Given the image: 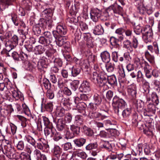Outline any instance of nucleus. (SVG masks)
<instances>
[{
  "label": "nucleus",
  "instance_id": "6e6552de",
  "mask_svg": "<svg viewBox=\"0 0 160 160\" xmlns=\"http://www.w3.org/2000/svg\"><path fill=\"white\" fill-rule=\"evenodd\" d=\"M102 11L97 8H93L91 9L90 14L91 18L92 20H102L101 18Z\"/></svg>",
  "mask_w": 160,
  "mask_h": 160
},
{
  "label": "nucleus",
  "instance_id": "dca6fc26",
  "mask_svg": "<svg viewBox=\"0 0 160 160\" xmlns=\"http://www.w3.org/2000/svg\"><path fill=\"white\" fill-rule=\"evenodd\" d=\"M57 128L59 131L63 130L65 128L66 124L63 118L56 119Z\"/></svg>",
  "mask_w": 160,
  "mask_h": 160
},
{
  "label": "nucleus",
  "instance_id": "423d86ee",
  "mask_svg": "<svg viewBox=\"0 0 160 160\" xmlns=\"http://www.w3.org/2000/svg\"><path fill=\"white\" fill-rule=\"evenodd\" d=\"M82 35L84 41L85 42L86 46L89 48H93L95 43L94 40L92 37L91 34L89 32L84 33Z\"/></svg>",
  "mask_w": 160,
  "mask_h": 160
},
{
  "label": "nucleus",
  "instance_id": "69168bd1",
  "mask_svg": "<svg viewBox=\"0 0 160 160\" xmlns=\"http://www.w3.org/2000/svg\"><path fill=\"white\" fill-rule=\"evenodd\" d=\"M74 136L75 135L72 132H71L70 130H69L68 128L65 134L66 138L67 139H71L73 138Z\"/></svg>",
  "mask_w": 160,
  "mask_h": 160
},
{
  "label": "nucleus",
  "instance_id": "f3484780",
  "mask_svg": "<svg viewBox=\"0 0 160 160\" xmlns=\"http://www.w3.org/2000/svg\"><path fill=\"white\" fill-rule=\"evenodd\" d=\"M112 60L115 62H117L118 61L122 62L124 60L123 56L119 54L117 52L114 51L112 52Z\"/></svg>",
  "mask_w": 160,
  "mask_h": 160
},
{
  "label": "nucleus",
  "instance_id": "bf43d9fd",
  "mask_svg": "<svg viewBox=\"0 0 160 160\" xmlns=\"http://www.w3.org/2000/svg\"><path fill=\"white\" fill-rule=\"evenodd\" d=\"M98 147V144L96 142L90 143L87 145L85 147L87 150H91L97 148Z\"/></svg>",
  "mask_w": 160,
  "mask_h": 160
},
{
  "label": "nucleus",
  "instance_id": "c03bdc74",
  "mask_svg": "<svg viewBox=\"0 0 160 160\" xmlns=\"http://www.w3.org/2000/svg\"><path fill=\"white\" fill-rule=\"evenodd\" d=\"M131 112V108H127L122 111V115L123 118H127L130 116Z\"/></svg>",
  "mask_w": 160,
  "mask_h": 160
},
{
  "label": "nucleus",
  "instance_id": "6ab92c4d",
  "mask_svg": "<svg viewBox=\"0 0 160 160\" xmlns=\"http://www.w3.org/2000/svg\"><path fill=\"white\" fill-rule=\"evenodd\" d=\"M43 35L44 36L48 38L50 43H51L53 44H55L56 40V37H55L53 34H52L50 32L47 31L44 32Z\"/></svg>",
  "mask_w": 160,
  "mask_h": 160
},
{
  "label": "nucleus",
  "instance_id": "49530a36",
  "mask_svg": "<svg viewBox=\"0 0 160 160\" xmlns=\"http://www.w3.org/2000/svg\"><path fill=\"white\" fill-rule=\"evenodd\" d=\"M105 67L107 71L109 72H113L114 69V64L112 63H107L105 64Z\"/></svg>",
  "mask_w": 160,
  "mask_h": 160
},
{
  "label": "nucleus",
  "instance_id": "79ce46f5",
  "mask_svg": "<svg viewBox=\"0 0 160 160\" xmlns=\"http://www.w3.org/2000/svg\"><path fill=\"white\" fill-rule=\"evenodd\" d=\"M12 112L11 110L10 111L7 108H1L0 113L2 116L6 117L10 115Z\"/></svg>",
  "mask_w": 160,
  "mask_h": 160
},
{
  "label": "nucleus",
  "instance_id": "2eb2a0df",
  "mask_svg": "<svg viewBox=\"0 0 160 160\" xmlns=\"http://www.w3.org/2000/svg\"><path fill=\"white\" fill-rule=\"evenodd\" d=\"M87 107V104L83 102L78 103L76 106V108L79 112L82 113L83 115L86 114V109Z\"/></svg>",
  "mask_w": 160,
  "mask_h": 160
},
{
  "label": "nucleus",
  "instance_id": "9d476101",
  "mask_svg": "<svg viewBox=\"0 0 160 160\" xmlns=\"http://www.w3.org/2000/svg\"><path fill=\"white\" fill-rule=\"evenodd\" d=\"M10 91L12 92V96L16 100L20 99L21 101L24 100L23 95L17 88H11Z\"/></svg>",
  "mask_w": 160,
  "mask_h": 160
},
{
  "label": "nucleus",
  "instance_id": "e2e57ef3",
  "mask_svg": "<svg viewBox=\"0 0 160 160\" xmlns=\"http://www.w3.org/2000/svg\"><path fill=\"white\" fill-rule=\"evenodd\" d=\"M103 123L105 126L108 127V129H110L109 128H111L112 125H115V122L112 120H104Z\"/></svg>",
  "mask_w": 160,
  "mask_h": 160
},
{
  "label": "nucleus",
  "instance_id": "6e6d98bb",
  "mask_svg": "<svg viewBox=\"0 0 160 160\" xmlns=\"http://www.w3.org/2000/svg\"><path fill=\"white\" fill-rule=\"evenodd\" d=\"M65 109L62 108L58 109L56 110L55 114L57 117H62L65 115Z\"/></svg>",
  "mask_w": 160,
  "mask_h": 160
},
{
  "label": "nucleus",
  "instance_id": "37998d69",
  "mask_svg": "<svg viewBox=\"0 0 160 160\" xmlns=\"http://www.w3.org/2000/svg\"><path fill=\"white\" fill-rule=\"evenodd\" d=\"M51 137H53V140L55 141H58L62 138V137L61 133L57 132L55 130H54V132Z\"/></svg>",
  "mask_w": 160,
  "mask_h": 160
},
{
  "label": "nucleus",
  "instance_id": "a211bd4d",
  "mask_svg": "<svg viewBox=\"0 0 160 160\" xmlns=\"http://www.w3.org/2000/svg\"><path fill=\"white\" fill-rule=\"evenodd\" d=\"M52 10L50 8L45 9L42 12V15L44 20H50L52 16Z\"/></svg>",
  "mask_w": 160,
  "mask_h": 160
},
{
  "label": "nucleus",
  "instance_id": "3c124183",
  "mask_svg": "<svg viewBox=\"0 0 160 160\" xmlns=\"http://www.w3.org/2000/svg\"><path fill=\"white\" fill-rule=\"evenodd\" d=\"M141 67H143L144 71L151 69V67L148 63L146 61L142 60L140 62Z\"/></svg>",
  "mask_w": 160,
  "mask_h": 160
},
{
  "label": "nucleus",
  "instance_id": "0eeeda50",
  "mask_svg": "<svg viewBox=\"0 0 160 160\" xmlns=\"http://www.w3.org/2000/svg\"><path fill=\"white\" fill-rule=\"evenodd\" d=\"M67 31V30L66 26L59 25L57 27L56 30L52 32V34L55 37L57 38L59 35L62 36L65 35Z\"/></svg>",
  "mask_w": 160,
  "mask_h": 160
},
{
  "label": "nucleus",
  "instance_id": "4d7b16f0",
  "mask_svg": "<svg viewBox=\"0 0 160 160\" xmlns=\"http://www.w3.org/2000/svg\"><path fill=\"white\" fill-rule=\"evenodd\" d=\"M151 101L152 103H155L156 105L158 104L159 101L157 94L155 93H152L151 95Z\"/></svg>",
  "mask_w": 160,
  "mask_h": 160
},
{
  "label": "nucleus",
  "instance_id": "f03ea898",
  "mask_svg": "<svg viewBox=\"0 0 160 160\" xmlns=\"http://www.w3.org/2000/svg\"><path fill=\"white\" fill-rule=\"evenodd\" d=\"M4 151L3 153L10 159H18L19 157L18 153L15 152L14 148H12L10 144L8 143L7 145H5L4 147Z\"/></svg>",
  "mask_w": 160,
  "mask_h": 160
},
{
  "label": "nucleus",
  "instance_id": "4c0bfd02",
  "mask_svg": "<svg viewBox=\"0 0 160 160\" xmlns=\"http://www.w3.org/2000/svg\"><path fill=\"white\" fill-rule=\"evenodd\" d=\"M122 8L117 3L113 4V12L114 13L120 14L122 12Z\"/></svg>",
  "mask_w": 160,
  "mask_h": 160
},
{
  "label": "nucleus",
  "instance_id": "473e14b6",
  "mask_svg": "<svg viewBox=\"0 0 160 160\" xmlns=\"http://www.w3.org/2000/svg\"><path fill=\"white\" fill-rule=\"evenodd\" d=\"M28 30V28H27L26 29H19L18 31V32L20 35H22L21 37L23 38V39H21V42H20L19 43V45L21 46L23 44L24 41L23 39L26 38V35L27 33Z\"/></svg>",
  "mask_w": 160,
  "mask_h": 160
},
{
  "label": "nucleus",
  "instance_id": "e433bc0d",
  "mask_svg": "<svg viewBox=\"0 0 160 160\" xmlns=\"http://www.w3.org/2000/svg\"><path fill=\"white\" fill-rule=\"evenodd\" d=\"M70 21L71 22H70V23L76 25H78L79 24L82 30H85L88 28L87 25L82 21H80L79 22H78V21H77L76 22H74V21Z\"/></svg>",
  "mask_w": 160,
  "mask_h": 160
},
{
  "label": "nucleus",
  "instance_id": "c756f323",
  "mask_svg": "<svg viewBox=\"0 0 160 160\" xmlns=\"http://www.w3.org/2000/svg\"><path fill=\"white\" fill-rule=\"evenodd\" d=\"M80 127L74 124L70 125V130L74 135H78L80 132Z\"/></svg>",
  "mask_w": 160,
  "mask_h": 160
},
{
  "label": "nucleus",
  "instance_id": "ea45409f",
  "mask_svg": "<svg viewBox=\"0 0 160 160\" xmlns=\"http://www.w3.org/2000/svg\"><path fill=\"white\" fill-rule=\"evenodd\" d=\"M18 159L20 158L21 160H31L30 156L24 152H22L19 155L18 154Z\"/></svg>",
  "mask_w": 160,
  "mask_h": 160
},
{
  "label": "nucleus",
  "instance_id": "f8f14e48",
  "mask_svg": "<svg viewBox=\"0 0 160 160\" xmlns=\"http://www.w3.org/2000/svg\"><path fill=\"white\" fill-rule=\"evenodd\" d=\"M147 49L151 53L158 55L159 54V51L158 44L156 42H153L152 45L147 46Z\"/></svg>",
  "mask_w": 160,
  "mask_h": 160
},
{
  "label": "nucleus",
  "instance_id": "a18cd8bd",
  "mask_svg": "<svg viewBox=\"0 0 160 160\" xmlns=\"http://www.w3.org/2000/svg\"><path fill=\"white\" fill-rule=\"evenodd\" d=\"M35 53L36 54H41L45 50L44 48L41 45H38L35 47L34 48Z\"/></svg>",
  "mask_w": 160,
  "mask_h": 160
},
{
  "label": "nucleus",
  "instance_id": "864d4df0",
  "mask_svg": "<svg viewBox=\"0 0 160 160\" xmlns=\"http://www.w3.org/2000/svg\"><path fill=\"white\" fill-rule=\"evenodd\" d=\"M64 42L63 38L62 36H58L57 38H56L55 43L59 47H61L64 44Z\"/></svg>",
  "mask_w": 160,
  "mask_h": 160
},
{
  "label": "nucleus",
  "instance_id": "393cba45",
  "mask_svg": "<svg viewBox=\"0 0 160 160\" xmlns=\"http://www.w3.org/2000/svg\"><path fill=\"white\" fill-rule=\"evenodd\" d=\"M107 82L112 86H116L117 85V82L116 78L114 75L108 76Z\"/></svg>",
  "mask_w": 160,
  "mask_h": 160
},
{
  "label": "nucleus",
  "instance_id": "4be33fe9",
  "mask_svg": "<svg viewBox=\"0 0 160 160\" xmlns=\"http://www.w3.org/2000/svg\"><path fill=\"white\" fill-rule=\"evenodd\" d=\"M8 106L11 110V111L13 112L14 110L18 112L19 113L22 112V109L21 106L18 103H15L12 105L10 104Z\"/></svg>",
  "mask_w": 160,
  "mask_h": 160
},
{
  "label": "nucleus",
  "instance_id": "de8ad7c7",
  "mask_svg": "<svg viewBox=\"0 0 160 160\" xmlns=\"http://www.w3.org/2000/svg\"><path fill=\"white\" fill-rule=\"evenodd\" d=\"M72 119V114L69 113H67L64 118V121L66 124V126H67L71 122Z\"/></svg>",
  "mask_w": 160,
  "mask_h": 160
},
{
  "label": "nucleus",
  "instance_id": "2f4dec72",
  "mask_svg": "<svg viewBox=\"0 0 160 160\" xmlns=\"http://www.w3.org/2000/svg\"><path fill=\"white\" fill-rule=\"evenodd\" d=\"M54 130L55 129L54 128L53 126L52 127H45L44 129V132L45 135L47 136L52 137V133L54 132Z\"/></svg>",
  "mask_w": 160,
  "mask_h": 160
},
{
  "label": "nucleus",
  "instance_id": "774afa93",
  "mask_svg": "<svg viewBox=\"0 0 160 160\" xmlns=\"http://www.w3.org/2000/svg\"><path fill=\"white\" fill-rule=\"evenodd\" d=\"M44 108L48 112H52L53 108V105L52 102L47 103L45 105Z\"/></svg>",
  "mask_w": 160,
  "mask_h": 160
},
{
  "label": "nucleus",
  "instance_id": "603ef678",
  "mask_svg": "<svg viewBox=\"0 0 160 160\" xmlns=\"http://www.w3.org/2000/svg\"><path fill=\"white\" fill-rule=\"evenodd\" d=\"M137 79L138 82H143L144 80L143 75L140 71H138L137 72Z\"/></svg>",
  "mask_w": 160,
  "mask_h": 160
},
{
  "label": "nucleus",
  "instance_id": "cd10ccee",
  "mask_svg": "<svg viewBox=\"0 0 160 160\" xmlns=\"http://www.w3.org/2000/svg\"><path fill=\"white\" fill-rule=\"evenodd\" d=\"M39 42L41 44L45 46H48L50 45L52 47L53 44L50 43L49 41L43 36L40 37L39 38Z\"/></svg>",
  "mask_w": 160,
  "mask_h": 160
},
{
  "label": "nucleus",
  "instance_id": "7c9ffc66",
  "mask_svg": "<svg viewBox=\"0 0 160 160\" xmlns=\"http://www.w3.org/2000/svg\"><path fill=\"white\" fill-rule=\"evenodd\" d=\"M91 81L95 84L99 85V74L97 72H93L91 77Z\"/></svg>",
  "mask_w": 160,
  "mask_h": 160
},
{
  "label": "nucleus",
  "instance_id": "5701e85b",
  "mask_svg": "<svg viewBox=\"0 0 160 160\" xmlns=\"http://www.w3.org/2000/svg\"><path fill=\"white\" fill-rule=\"evenodd\" d=\"M46 59V58H42L38 62L37 66L39 70L41 71L43 68H46L47 65Z\"/></svg>",
  "mask_w": 160,
  "mask_h": 160
},
{
  "label": "nucleus",
  "instance_id": "a878e982",
  "mask_svg": "<svg viewBox=\"0 0 160 160\" xmlns=\"http://www.w3.org/2000/svg\"><path fill=\"white\" fill-rule=\"evenodd\" d=\"M103 32L104 30L101 25L95 26L93 31V33L96 35H101L103 34Z\"/></svg>",
  "mask_w": 160,
  "mask_h": 160
},
{
  "label": "nucleus",
  "instance_id": "f704fd0d",
  "mask_svg": "<svg viewBox=\"0 0 160 160\" xmlns=\"http://www.w3.org/2000/svg\"><path fill=\"white\" fill-rule=\"evenodd\" d=\"M81 71V68L76 67H73L72 68L71 76L75 77L78 75Z\"/></svg>",
  "mask_w": 160,
  "mask_h": 160
},
{
  "label": "nucleus",
  "instance_id": "09e8293b",
  "mask_svg": "<svg viewBox=\"0 0 160 160\" xmlns=\"http://www.w3.org/2000/svg\"><path fill=\"white\" fill-rule=\"evenodd\" d=\"M56 52V50L55 49H51L47 50L45 53L46 56L49 58V59H53L54 57V54Z\"/></svg>",
  "mask_w": 160,
  "mask_h": 160
},
{
  "label": "nucleus",
  "instance_id": "aec40b11",
  "mask_svg": "<svg viewBox=\"0 0 160 160\" xmlns=\"http://www.w3.org/2000/svg\"><path fill=\"white\" fill-rule=\"evenodd\" d=\"M100 56L103 62L106 63L109 62L111 60L110 54L107 51H104L101 52Z\"/></svg>",
  "mask_w": 160,
  "mask_h": 160
},
{
  "label": "nucleus",
  "instance_id": "b1692460",
  "mask_svg": "<svg viewBox=\"0 0 160 160\" xmlns=\"http://www.w3.org/2000/svg\"><path fill=\"white\" fill-rule=\"evenodd\" d=\"M86 139L82 138H81L74 139L73 141L76 146L80 148L82 147L86 142Z\"/></svg>",
  "mask_w": 160,
  "mask_h": 160
},
{
  "label": "nucleus",
  "instance_id": "13d9d810",
  "mask_svg": "<svg viewBox=\"0 0 160 160\" xmlns=\"http://www.w3.org/2000/svg\"><path fill=\"white\" fill-rule=\"evenodd\" d=\"M62 147L64 151H68L71 149L72 145L71 142H67L62 145Z\"/></svg>",
  "mask_w": 160,
  "mask_h": 160
},
{
  "label": "nucleus",
  "instance_id": "20e7f679",
  "mask_svg": "<svg viewBox=\"0 0 160 160\" xmlns=\"http://www.w3.org/2000/svg\"><path fill=\"white\" fill-rule=\"evenodd\" d=\"M142 32V38L146 43L150 42L153 38V33L152 28L150 26L143 28Z\"/></svg>",
  "mask_w": 160,
  "mask_h": 160
},
{
  "label": "nucleus",
  "instance_id": "8fccbe9b",
  "mask_svg": "<svg viewBox=\"0 0 160 160\" xmlns=\"http://www.w3.org/2000/svg\"><path fill=\"white\" fill-rule=\"evenodd\" d=\"M15 146L18 151H22L25 147L24 142L22 140L18 141L16 143Z\"/></svg>",
  "mask_w": 160,
  "mask_h": 160
},
{
  "label": "nucleus",
  "instance_id": "c9c22d12",
  "mask_svg": "<svg viewBox=\"0 0 160 160\" xmlns=\"http://www.w3.org/2000/svg\"><path fill=\"white\" fill-rule=\"evenodd\" d=\"M83 123L82 117L80 115H77L75 117L74 123L76 125L79 127Z\"/></svg>",
  "mask_w": 160,
  "mask_h": 160
},
{
  "label": "nucleus",
  "instance_id": "680f3d73",
  "mask_svg": "<svg viewBox=\"0 0 160 160\" xmlns=\"http://www.w3.org/2000/svg\"><path fill=\"white\" fill-rule=\"evenodd\" d=\"M79 83V81L78 80H73L71 83L70 85L72 88L76 91L78 87V85Z\"/></svg>",
  "mask_w": 160,
  "mask_h": 160
},
{
  "label": "nucleus",
  "instance_id": "ddd939ff",
  "mask_svg": "<svg viewBox=\"0 0 160 160\" xmlns=\"http://www.w3.org/2000/svg\"><path fill=\"white\" fill-rule=\"evenodd\" d=\"M103 111L105 112V115H102V114L100 113L95 111L91 112L90 114L91 118L93 119L98 118H101V119L103 120L104 118L107 117L106 115L108 114V111L107 110H103Z\"/></svg>",
  "mask_w": 160,
  "mask_h": 160
},
{
  "label": "nucleus",
  "instance_id": "f257e3e1",
  "mask_svg": "<svg viewBox=\"0 0 160 160\" xmlns=\"http://www.w3.org/2000/svg\"><path fill=\"white\" fill-rule=\"evenodd\" d=\"M112 107L115 113L119 115V112L127 106L125 101L122 98H120L117 96L113 99Z\"/></svg>",
  "mask_w": 160,
  "mask_h": 160
},
{
  "label": "nucleus",
  "instance_id": "39448f33",
  "mask_svg": "<svg viewBox=\"0 0 160 160\" xmlns=\"http://www.w3.org/2000/svg\"><path fill=\"white\" fill-rule=\"evenodd\" d=\"M157 109L158 108L154 103L150 102L147 104V108L144 110V115L146 116H152L155 114Z\"/></svg>",
  "mask_w": 160,
  "mask_h": 160
},
{
  "label": "nucleus",
  "instance_id": "5fc2aeb1",
  "mask_svg": "<svg viewBox=\"0 0 160 160\" xmlns=\"http://www.w3.org/2000/svg\"><path fill=\"white\" fill-rule=\"evenodd\" d=\"M70 99L69 98H62L61 99L60 101V104L64 106L68 107L70 105Z\"/></svg>",
  "mask_w": 160,
  "mask_h": 160
},
{
  "label": "nucleus",
  "instance_id": "bb28decb",
  "mask_svg": "<svg viewBox=\"0 0 160 160\" xmlns=\"http://www.w3.org/2000/svg\"><path fill=\"white\" fill-rule=\"evenodd\" d=\"M84 133L87 136L92 137L93 136V131L90 128L84 125L83 127Z\"/></svg>",
  "mask_w": 160,
  "mask_h": 160
},
{
  "label": "nucleus",
  "instance_id": "7ed1b4c3",
  "mask_svg": "<svg viewBox=\"0 0 160 160\" xmlns=\"http://www.w3.org/2000/svg\"><path fill=\"white\" fill-rule=\"evenodd\" d=\"M135 6L139 12L141 14H143L146 12L149 15L152 12V8L150 5H147L145 7L143 3L141 2H137L135 3Z\"/></svg>",
  "mask_w": 160,
  "mask_h": 160
},
{
  "label": "nucleus",
  "instance_id": "a19ab883",
  "mask_svg": "<svg viewBox=\"0 0 160 160\" xmlns=\"http://www.w3.org/2000/svg\"><path fill=\"white\" fill-rule=\"evenodd\" d=\"M53 152L55 157L60 158V155L62 153V149L59 146H56L53 148Z\"/></svg>",
  "mask_w": 160,
  "mask_h": 160
},
{
  "label": "nucleus",
  "instance_id": "9b49d317",
  "mask_svg": "<svg viewBox=\"0 0 160 160\" xmlns=\"http://www.w3.org/2000/svg\"><path fill=\"white\" fill-rule=\"evenodd\" d=\"M79 90L82 92H88L91 90L90 83L86 80L83 81L79 88Z\"/></svg>",
  "mask_w": 160,
  "mask_h": 160
},
{
  "label": "nucleus",
  "instance_id": "58836bf2",
  "mask_svg": "<svg viewBox=\"0 0 160 160\" xmlns=\"http://www.w3.org/2000/svg\"><path fill=\"white\" fill-rule=\"evenodd\" d=\"M42 123H43L44 126L46 127H52L53 126L52 124V122H51L49 119L45 116H43L42 117Z\"/></svg>",
  "mask_w": 160,
  "mask_h": 160
},
{
  "label": "nucleus",
  "instance_id": "0e129e2a",
  "mask_svg": "<svg viewBox=\"0 0 160 160\" xmlns=\"http://www.w3.org/2000/svg\"><path fill=\"white\" fill-rule=\"evenodd\" d=\"M102 147L108 151H111L112 150V146L108 141H105L104 142Z\"/></svg>",
  "mask_w": 160,
  "mask_h": 160
},
{
  "label": "nucleus",
  "instance_id": "338daca9",
  "mask_svg": "<svg viewBox=\"0 0 160 160\" xmlns=\"http://www.w3.org/2000/svg\"><path fill=\"white\" fill-rule=\"evenodd\" d=\"M46 94L47 98L49 99H52L54 97V91L51 89H49L47 90Z\"/></svg>",
  "mask_w": 160,
  "mask_h": 160
},
{
  "label": "nucleus",
  "instance_id": "1a4fd4ad",
  "mask_svg": "<svg viewBox=\"0 0 160 160\" xmlns=\"http://www.w3.org/2000/svg\"><path fill=\"white\" fill-rule=\"evenodd\" d=\"M30 4L28 1L26 0H23L21 4L23 8L20 9L19 11V14L21 16H24L25 14V12L23 9L24 8L26 10L29 11L31 9V6L29 5Z\"/></svg>",
  "mask_w": 160,
  "mask_h": 160
},
{
  "label": "nucleus",
  "instance_id": "72a5a7b5",
  "mask_svg": "<svg viewBox=\"0 0 160 160\" xmlns=\"http://www.w3.org/2000/svg\"><path fill=\"white\" fill-rule=\"evenodd\" d=\"M145 57L152 64L155 62V58L154 56L151 54L149 52L146 51L145 53Z\"/></svg>",
  "mask_w": 160,
  "mask_h": 160
},
{
  "label": "nucleus",
  "instance_id": "052dcab7",
  "mask_svg": "<svg viewBox=\"0 0 160 160\" xmlns=\"http://www.w3.org/2000/svg\"><path fill=\"white\" fill-rule=\"evenodd\" d=\"M42 84L46 89H50L51 85L48 79L46 78L43 79L42 81Z\"/></svg>",
  "mask_w": 160,
  "mask_h": 160
},
{
  "label": "nucleus",
  "instance_id": "c85d7f7f",
  "mask_svg": "<svg viewBox=\"0 0 160 160\" xmlns=\"http://www.w3.org/2000/svg\"><path fill=\"white\" fill-rule=\"evenodd\" d=\"M93 101L94 103L96 104V105L99 106L101 104L102 102V97L100 95L96 93L93 96Z\"/></svg>",
  "mask_w": 160,
  "mask_h": 160
},
{
  "label": "nucleus",
  "instance_id": "412c9836",
  "mask_svg": "<svg viewBox=\"0 0 160 160\" xmlns=\"http://www.w3.org/2000/svg\"><path fill=\"white\" fill-rule=\"evenodd\" d=\"M127 92L129 95L131 96L133 99H135L136 96V86L131 85L129 86L127 89Z\"/></svg>",
  "mask_w": 160,
  "mask_h": 160
},
{
  "label": "nucleus",
  "instance_id": "4468645a",
  "mask_svg": "<svg viewBox=\"0 0 160 160\" xmlns=\"http://www.w3.org/2000/svg\"><path fill=\"white\" fill-rule=\"evenodd\" d=\"M99 78V85H105L107 82L108 76L104 72H101L98 73Z\"/></svg>",
  "mask_w": 160,
  "mask_h": 160
}]
</instances>
